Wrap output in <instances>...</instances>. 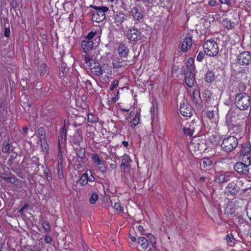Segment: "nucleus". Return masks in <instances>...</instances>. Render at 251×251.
Here are the masks:
<instances>
[{"instance_id":"9b49d317","label":"nucleus","mask_w":251,"mask_h":251,"mask_svg":"<svg viewBox=\"0 0 251 251\" xmlns=\"http://www.w3.org/2000/svg\"><path fill=\"white\" fill-rule=\"evenodd\" d=\"M89 69L91 73L95 75H102V65L100 66L97 61L91 60L89 65Z\"/></svg>"},{"instance_id":"338daca9","label":"nucleus","mask_w":251,"mask_h":251,"mask_svg":"<svg viewBox=\"0 0 251 251\" xmlns=\"http://www.w3.org/2000/svg\"><path fill=\"white\" fill-rule=\"evenodd\" d=\"M122 144L123 145L125 146V147H127L128 146V142L127 141H123L122 142Z\"/></svg>"},{"instance_id":"f8f14e48","label":"nucleus","mask_w":251,"mask_h":251,"mask_svg":"<svg viewBox=\"0 0 251 251\" xmlns=\"http://www.w3.org/2000/svg\"><path fill=\"white\" fill-rule=\"evenodd\" d=\"M38 132L39 135V139L40 140L42 151L43 152L47 154L48 152L49 146L47 144V140L45 139V135L43 128H39Z\"/></svg>"},{"instance_id":"ea45409f","label":"nucleus","mask_w":251,"mask_h":251,"mask_svg":"<svg viewBox=\"0 0 251 251\" xmlns=\"http://www.w3.org/2000/svg\"><path fill=\"white\" fill-rule=\"evenodd\" d=\"M97 166L99 170L102 173H104L106 172V168L103 161H101V164L98 165Z\"/></svg>"},{"instance_id":"20e7f679","label":"nucleus","mask_w":251,"mask_h":251,"mask_svg":"<svg viewBox=\"0 0 251 251\" xmlns=\"http://www.w3.org/2000/svg\"><path fill=\"white\" fill-rule=\"evenodd\" d=\"M203 48L205 53L209 56H216L219 52L218 44L214 40H208L205 41Z\"/></svg>"},{"instance_id":"8fccbe9b","label":"nucleus","mask_w":251,"mask_h":251,"mask_svg":"<svg viewBox=\"0 0 251 251\" xmlns=\"http://www.w3.org/2000/svg\"><path fill=\"white\" fill-rule=\"evenodd\" d=\"M44 241L47 244H50L52 241V238L50 235H46L44 237Z\"/></svg>"},{"instance_id":"f03ea898","label":"nucleus","mask_w":251,"mask_h":251,"mask_svg":"<svg viewBox=\"0 0 251 251\" xmlns=\"http://www.w3.org/2000/svg\"><path fill=\"white\" fill-rule=\"evenodd\" d=\"M234 103L241 110L247 109L251 104V99L249 95L245 92L237 94L235 98Z\"/></svg>"},{"instance_id":"864d4df0","label":"nucleus","mask_w":251,"mask_h":251,"mask_svg":"<svg viewBox=\"0 0 251 251\" xmlns=\"http://www.w3.org/2000/svg\"><path fill=\"white\" fill-rule=\"evenodd\" d=\"M91 60H94L92 59L89 55L86 54L84 56V61H85V63H89V64H90V63Z\"/></svg>"},{"instance_id":"a18cd8bd","label":"nucleus","mask_w":251,"mask_h":251,"mask_svg":"<svg viewBox=\"0 0 251 251\" xmlns=\"http://www.w3.org/2000/svg\"><path fill=\"white\" fill-rule=\"evenodd\" d=\"M205 52L200 51L197 55V60L200 62L201 61L205 56Z\"/></svg>"},{"instance_id":"a19ab883","label":"nucleus","mask_w":251,"mask_h":251,"mask_svg":"<svg viewBox=\"0 0 251 251\" xmlns=\"http://www.w3.org/2000/svg\"><path fill=\"white\" fill-rule=\"evenodd\" d=\"M212 163L211 160L208 158H205L203 159L202 161V164L205 167H208L211 165Z\"/></svg>"},{"instance_id":"de8ad7c7","label":"nucleus","mask_w":251,"mask_h":251,"mask_svg":"<svg viewBox=\"0 0 251 251\" xmlns=\"http://www.w3.org/2000/svg\"><path fill=\"white\" fill-rule=\"evenodd\" d=\"M77 154L79 158L82 159L85 157V151L80 149L79 151H77Z\"/></svg>"},{"instance_id":"774afa93","label":"nucleus","mask_w":251,"mask_h":251,"mask_svg":"<svg viewBox=\"0 0 251 251\" xmlns=\"http://www.w3.org/2000/svg\"><path fill=\"white\" fill-rule=\"evenodd\" d=\"M27 205H25L20 210V212L22 213L23 212L24 209L27 207Z\"/></svg>"},{"instance_id":"7c9ffc66","label":"nucleus","mask_w":251,"mask_h":251,"mask_svg":"<svg viewBox=\"0 0 251 251\" xmlns=\"http://www.w3.org/2000/svg\"><path fill=\"white\" fill-rule=\"evenodd\" d=\"M226 243L230 246H233L235 244V239L232 234H227L226 237Z\"/></svg>"},{"instance_id":"39448f33","label":"nucleus","mask_w":251,"mask_h":251,"mask_svg":"<svg viewBox=\"0 0 251 251\" xmlns=\"http://www.w3.org/2000/svg\"><path fill=\"white\" fill-rule=\"evenodd\" d=\"M92 7L94 9L96 10L92 14V19L93 21L97 23H100L105 19V13L108 10V8L107 7L92 6Z\"/></svg>"},{"instance_id":"e2e57ef3","label":"nucleus","mask_w":251,"mask_h":251,"mask_svg":"<svg viewBox=\"0 0 251 251\" xmlns=\"http://www.w3.org/2000/svg\"><path fill=\"white\" fill-rule=\"evenodd\" d=\"M47 179L49 182H50L52 180V177L51 176L49 175V174H47L46 176Z\"/></svg>"},{"instance_id":"e433bc0d","label":"nucleus","mask_w":251,"mask_h":251,"mask_svg":"<svg viewBox=\"0 0 251 251\" xmlns=\"http://www.w3.org/2000/svg\"><path fill=\"white\" fill-rule=\"evenodd\" d=\"M114 208L119 213L123 212V207L119 202H115L113 206Z\"/></svg>"},{"instance_id":"4be33fe9","label":"nucleus","mask_w":251,"mask_h":251,"mask_svg":"<svg viewBox=\"0 0 251 251\" xmlns=\"http://www.w3.org/2000/svg\"><path fill=\"white\" fill-rule=\"evenodd\" d=\"M203 100L208 103H211L212 100H214L213 94L209 90H205L202 94Z\"/></svg>"},{"instance_id":"f257e3e1","label":"nucleus","mask_w":251,"mask_h":251,"mask_svg":"<svg viewBox=\"0 0 251 251\" xmlns=\"http://www.w3.org/2000/svg\"><path fill=\"white\" fill-rule=\"evenodd\" d=\"M100 32L99 30H93L84 37V40L81 42V47L84 52L87 53L91 50L94 47L93 39L95 36L100 37Z\"/></svg>"},{"instance_id":"6e6552de","label":"nucleus","mask_w":251,"mask_h":251,"mask_svg":"<svg viewBox=\"0 0 251 251\" xmlns=\"http://www.w3.org/2000/svg\"><path fill=\"white\" fill-rule=\"evenodd\" d=\"M95 177L92 175L91 171L87 169L85 173L80 176L78 180V183L81 186L86 185L88 182H94Z\"/></svg>"},{"instance_id":"49530a36","label":"nucleus","mask_w":251,"mask_h":251,"mask_svg":"<svg viewBox=\"0 0 251 251\" xmlns=\"http://www.w3.org/2000/svg\"><path fill=\"white\" fill-rule=\"evenodd\" d=\"M63 158H59V159H57V169H63Z\"/></svg>"},{"instance_id":"72a5a7b5","label":"nucleus","mask_w":251,"mask_h":251,"mask_svg":"<svg viewBox=\"0 0 251 251\" xmlns=\"http://www.w3.org/2000/svg\"><path fill=\"white\" fill-rule=\"evenodd\" d=\"M231 130L233 134L237 135L238 134H239L242 132V128L240 126L236 125L232 128Z\"/></svg>"},{"instance_id":"b1692460","label":"nucleus","mask_w":251,"mask_h":251,"mask_svg":"<svg viewBox=\"0 0 251 251\" xmlns=\"http://www.w3.org/2000/svg\"><path fill=\"white\" fill-rule=\"evenodd\" d=\"M192 45V40L191 37H187L183 41L181 46V50L183 52H186Z\"/></svg>"},{"instance_id":"473e14b6","label":"nucleus","mask_w":251,"mask_h":251,"mask_svg":"<svg viewBox=\"0 0 251 251\" xmlns=\"http://www.w3.org/2000/svg\"><path fill=\"white\" fill-rule=\"evenodd\" d=\"M10 150V144L9 141H5L3 143L2 146V151L4 153H7Z\"/></svg>"},{"instance_id":"ddd939ff","label":"nucleus","mask_w":251,"mask_h":251,"mask_svg":"<svg viewBox=\"0 0 251 251\" xmlns=\"http://www.w3.org/2000/svg\"><path fill=\"white\" fill-rule=\"evenodd\" d=\"M140 36L141 32L137 28L130 29L127 33V38L131 41H138L140 39Z\"/></svg>"},{"instance_id":"9d476101","label":"nucleus","mask_w":251,"mask_h":251,"mask_svg":"<svg viewBox=\"0 0 251 251\" xmlns=\"http://www.w3.org/2000/svg\"><path fill=\"white\" fill-rule=\"evenodd\" d=\"M237 62L241 65H247L251 62V53L243 51L240 53L237 58Z\"/></svg>"},{"instance_id":"cd10ccee","label":"nucleus","mask_w":251,"mask_h":251,"mask_svg":"<svg viewBox=\"0 0 251 251\" xmlns=\"http://www.w3.org/2000/svg\"><path fill=\"white\" fill-rule=\"evenodd\" d=\"M138 244L141 247L142 250H146L149 246L148 240L143 237H139L137 241Z\"/></svg>"},{"instance_id":"c03bdc74","label":"nucleus","mask_w":251,"mask_h":251,"mask_svg":"<svg viewBox=\"0 0 251 251\" xmlns=\"http://www.w3.org/2000/svg\"><path fill=\"white\" fill-rule=\"evenodd\" d=\"M118 85L119 81L117 79H115L110 86V90L111 91H113L115 88L117 87L118 86Z\"/></svg>"},{"instance_id":"2f4dec72","label":"nucleus","mask_w":251,"mask_h":251,"mask_svg":"<svg viewBox=\"0 0 251 251\" xmlns=\"http://www.w3.org/2000/svg\"><path fill=\"white\" fill-rule=\"evenodd\" d=\"M113 67L116 69H119L123 66V63L122 61L119 58L114 59L112 63Z\"/></svg>"},{"instance_id":"c756f323","label":"nucleus","mask_w":251,"mask_h":251,"mask_svg":"<svg viewBox=\"0 0 251 251\" xmlns=\"http://www.w3.org/2000/svg\"><path fill=\"white\" fill-rule=\"evenodd\" d=\"M125 19V15H124L123 13H117L115 16V22L117 23V25H119V24H121L124 21Z\"/></svg>"},{"instance_id":"4468645a","label":"nucleus","mask_w":251,"mask_h":251,"mask_svg":"<svg viewBox=\"0 0 251 251\" xmlns=\"http://www.w3.org/2000/svg\"><path fill=\"white\" fill-rule=\"evenodd\" d=\"M196 125L193 121H192L191 123L186 124L183 128L184 134L186 136H192L196 129Z\"/></svg>"},{"instance_id":"412c9836","label":"nucleus","mask_w":251,"mask_h":251,"mask_svg":"<svg viewBox=\"0 0 251 251\" xmlns=\"http://www.w3.org/2000/svg\"><path fill=\"white\" fill-rule=\"evenodd\" d=\"M221 24L227 30L233 28L236 24L235 22H233L231 20L225 18L222 21Z\"/></svg>"},{"instance_id":"680f3d73","label":"nucleus","mask_w":251,"mask_h":251,"mask_svg":"<svg viewBox=\"0 0 251 251\" xmlns=\"http://www.w3.org/2000/svg\"><path fill=\"white\" fill-rule=\"evenodd\" d=\"M138 229L142 234H144V228L142 226H139Z\"/></svg>"},{"instance_id":"69168bd1","label":"nucleus","mask_w":251,"mask_h":251,"mask_svg":"<svg viewBox=\"0 0 251 251\" xmlns=\"http://www.w3.org/2000/svg\"><path fill=\"white\" fill-rule=\"evenodd\" d=\"M120 110L123 111V112H128L129 111V109H126V108H120Z\"/></svg>"},{"instance_id":"dca6fc26","label":"nucleus","mask_w":251,"mask_h":251,"mask_svg":"<svg viewBox=\"0 0 251 251\" xmlns=\"http://www.w3.org/2000/svg\"><path fill=\"white\" fill-rule=\"evenodd\" d=\"M185 80L186 85L190 88L192 87L195 82L194 73L192 71L187 72L185 74Z\"/></svg>"},{"instance_id":"58836bf2","label":"nucleus","mask_w":251,"mask_h":251,"mask_svg":"<svg viewBox=\"0 0 251 251\" xmlns=\"http://www.w3.org/2000/svg\"><path fill=\"white\" fill-rule=\"evenodd\" d=\"M39 70L40 72V75H42L46 74L47 72L46 65L44 63H42L39 67Z\"/></svg>"},{"instance_id":"c85d7f7f","label":"nucleus","mask_w":251,"mask_h":251,"mask_svg":"<svg viewBox=\"0 0 251 251\" xmlns=\"http://www.w3.org/2000/svg\"><path fill=\"white\" fill-rule=\"evenodd\" d=\"M215 75L211 71L208 72L204 76V79L207 82H212L215 79Z\"/></svg>"},{"instance_id":"423d86ee","label":"nucleus","mask_w":251,"mask_h":251,"mask_svg":"<svg viewBox=\"0 0 251 251\" xmlns=\"http://www.w3.org/2000/svg\"><path fill=\"white\" fill-rule=\"evenodd\" d=\"M250 164L251 163L249 164L247 160V162H245V163L239 162L234 165V169L238 174L247 175L250 173Z\"/></svg>"},{"instance_id":"0e129e2a","label":"nucleus","mask_w":251,"mask_h":251,"mask_svg":"<svg viewBox=\"0 0 251 251\" xmlns=\"http://www.w3.org/2000/svg\"><path fill=\"white\" fill-rule=\"evenodd\" d=\"M11 4L13 6H16L17 5V2H15V1L14 0H12L11 2Z\"/></svg>"},{"instance_id":"7ed1b4c3","label":"nucleus","mask_w":251,"mask_h":251,"mask_svg":"<svg viewBox=\"0 0 251 251\" xmlns=\"http://www.w3.org/2000/svg\"><path fill=\"white\" fill-rule=\"evenodd\" d=\"M238 144V137L235 135L228 136L225 138L221 144L222 150L226 152L234 150Z\"/></svg>"},{"instance_id":"393cba45","label":"nucleus","mask_w":251,"mask_h":251,"mask_svg":"<svg viewBox=\"0 0 251 251\" xmlns=\"http://www.w3.org/2000/svg\"><path fill=\"white\" fill-rule=\"evenodd\" d=\"M232 176V174L230 173H226L221 174L218 176L217 179L220 183H225L229 181Z\"/></svg>"},{"instance_id":"1a4fd4ad","label":"nucleus","mask_w":251,"mask_h":251,"mask_svg":"<svg viewBox=\"0 0 251 251\" xmlns=\"http://www.w3.org/2000/svg\"><path fill=\"white\" fill-rule=\"evenodd\" d=\"M130 14L133 18V20L137 22H141L144 18V12L141 9H139L137 7H134L130 11Z\"/></svg>"},{"instance_id":"2eb2a0df","label":"nucleus","mask_w":251,"mask_h":251,"mask_svg":"<svg viewBox=\"0 0 251 251\" xmlns=\"http://www.w3.org/2000/svg\"><path fill=\"white\" fill-rule=\"evenodd\" d=\"M251 151V146L250 144H246L242 146V149L241 151V155L243 157V160L245 162L248 161L250 164L251 161L249 155Z\"/></svg>"},{"instance_id":"6ab92c4d","label":"nucleus","mask_w":251,"mask_h":251,"mask_svg":"<svg viewBox=\"0 0 251 251\" xmlns=\"http://www.w3.org/2000/svg\"><path fill=\"white\" fill-rule=\"evenodd\" d=\"M131 161V159L129 156L125 154L122 156L121 167L125 171H127L130 169L129 163Z\"/></svg>"},{"instance_id":"052dcab7","label":"nucleus","mask_w":251,"mask_h":251,"mask_svg":"<svg viewBox=\"0 0 251 251\" xmlns=\"http://www.w3.org/2000/svg\"><path fill=\"white\" fill-rule=\"evenodd\" d=\"M110 167L112 169H113V170L116 169V168H117V165H116V163H111V164H110Z\"/></svg>"},{"instance_id":"09e8293b","label":"nucleus","mask_w":251,"mask_h":251,"mask_svg":"<svg viewBox=\"0 0 251 251\" xmlns=\"http://www.w3.org/2000/svg\"><path fill=\"white\" fill-rule=\"evenodd\" d=\"M87 118L88 121L90 123H94L96 121V118H95L92 114H88Z\"/></svg>"},{"instance_id":"a211bd4d","label":"nucleus","mask_w":251,"mask_h":251,"mask_svg":"<svg viewBox=\"0 0 251 251\" xmlns=\"http://www.w3.org/2000/svg\"><path fill=\"white\" fill-rule=\"evenodd\" d=\"M225 192L227 195H235L238 192L236 183L232 181L228 183L227 187L225 189Z\"/></svg>"},{"instance_id":"bf43d9fd","label":"nucleus","mask_w":251,"mask_h":251,"mask_svg":"<svg viewBox=\"0 0 251 251\" xmlns=\"http://www.w3.org/2000/svg\"><path fill=\"white\" fill-rule=\"evenodd\" d=\"M221 3L226 4L228 5H230V2L229 0H220Z\"/></svg>"},{"instance_id":"c9c22d12","label":"nucleus","mask_w":251,"mask_h":251,"mask_svg":"<svg viewBox=\"0 0 251 251\" xmlns=\"http://www.w3.org/2000/svg\"><path fill=\"white\" fill-rule=\"evenodd\" d=\"M188 66L191 67V71H194L195 70V67L194 65V59L192 57H190L187 60Z\"/></svg>"},{"instance_id":"3c124183","label":"nucleus","mask_w":251,"mask_h":251,"mask_svg":"<svg viewBox=\"0 0 251 251\" xmlns=\"http://www.w3.org/2000/svg\"><path fill=\"white\" fill-rule=\"evenodd\" d=\"M218 4V2L216 0H210L208 1V5L211 6H216Z\"/></svg>"},{"instance_id":"5fc2aeb1","label":"nucleus","mask_w":251,"mask_h":251,"mask_svg":"<svg viewBox=\"0 0 251 251\" xmlns=\"http://www.w3.org/2000/svg\"><path fill=\"white\" fill-rule=\"evenodd\" d=\"M63 158L62 156V152L60 149V143H58V153H57V159Z\"/></svg>"},{"instance_id":"4d7b16f0","label":"nucleus","mask_w":251,"mask_h":251,"mask_svg":"<svg viewBox=\"0 0 251 251\" xmlns=\"http://www.w3.org/2000/svg\"><path fill=\"white\" fill-rule=\"evenodd\" d=\"M119 92L118 91L116 95L114 97L112 98V100L111 101L112 103H115L119 100Z\"/></svg>"},{"instance_id":"5701e85b","label":"nucleus","mask_w":251,"mask_h":251,"mask_svg":"<svg viewBox=\"0 0 251 251\" xmlns=\"http://www.w3.org/2000/svg\"><path fill=\"white\" fill-rule=\"evenodd\" d=\"M140 109L137 110L134 117L130 122V125L132 128H134L140 122Z\"/></svg>"},{"instance_id":"79ce46f5","label":"nucleus","mask_w":251,"mask_h":251,"mask_svg":"<svg viewBox=\"0 0 251 251\" xmlns=\"http://www.w3.org/2000/svg\"><path fill=\"white\" fill-rule=\"evenodd\" d=\"M60 78L63 83H67L70 81V77L69 75H65L61 76Z\"/></svg>"},{"instance_id":"4c0bfd02","label":"nucleus","mask_w":251,"mask_h":251,"mask_svg":"<svg viewBox=\"0 0 251 251\" xmlns=\"http://www.w3.org/2000/svg\"><path fill=\"white\" fill-rule=\"evenodd\" d=\"M98 199V195L97 193H94L92 194L91 197L89 199L90 202L91 204H95Z\"/></svg>"},{"instance_id":"6e6d98bb","label":"nucleus","mask_w":251,"mask_h":251,"mask_svg":"<svg viewBox=\"0 0 251 251\" xmlns=\"http://www.w3.org/2000/svg\"><path fill=\"white\" fill-rule=\"evenodd\" d=\"M58 176L59 179L63 178V169H57Z\"/></svg>"},{"instance_id":"f3484780","label":"nucleus","mask_w":251,"mask_h":251,"mask_svg":"<svg viewBox=\"0 0 251 251\" xmlns=\"http://www.w3.org/2000/svg\"><path fill=\"white\" fill-rule=\"evenodd\" d=\"M206 115L207 118L211 122V124H213V126H215L217 125L219 122L218 116L213 110L207 111L206 112Z\"/></svg>"},{"instance_id":"603ef678","label":"nucleus","mask_w":251,"mask_h":251,"mask_svg":"<svg viewBox=\"0 0 251 251\" xmlns=\"http://www.w3.org/2000/svg\"><path fill=\"white\" fill-rule=\"evenodd\" d=\"M157 112V107L155 106L154 105H153V106L151 109V112L152 115H155Z\"/></svg>"},{"instance_id":"aec40b11","label":"nucleus","mask_w":251,"mask_h":251,"mask_svg":"<svg viewBox=\"0 0 251 251\" xmlns=\"http://www.w3.org/2000/svg\"><path fill=\"white\" fill-rule=\"evenodd\" d=\"M117 50L118 54L121 57H126L128 55L129 50L127 47L124 44H120Z\"/></svg>"},{"instance_id":"bb28decb","label":"nucleus","mask_w":251,"mask_h":251,"mask_svg":"<svg viewBox=\"0 0 251 251\" xmlns=\"http://www.w3.org/2000/svg\"><path fill=\"white\" fill-rule=\"evenodd\" d=\"M193 101L196 104L200 105L201 99L200 97V91L197 89H194L193 91Z\"/></svg>"},{"instance_id":"13d9d810","label":"nucleus","mask_w":251,"mask_h":251,"mask_svg":"<svg viewBox=\"0 0 251 251\" xmlns=\"http://www.w3.org/2000/svg\"><path fill=\"white\" fill-rule=\"evenodd\" d=\"M4 35L6 37H9L10 35V30L9 28H5L4 30Z\"/></svg>"},{"instance_id":"f704fd0d","label":"nucleus","mask_w":251,"mask_h":251,"mask_svg":"<svg viewBox=\"0 0 251 251\" xmlns=\"http://www.w3.org/2000/svg\"><path fill=\"white\" fill-rule=\"evenodd\" d=\"M92 159L93 162L95 163L96 166L100 165L101 164V160L100 159L98 155L96 154H92Z\"/></svg>"},{"instance_id":"37998d69","label":"nucleus","mask_w":251,"mask_h":251,"mask_svg":"<svg viewBox=\"0 0 251 251\" xmlns=\"http://www.w3.org/2000/svg\"><path fill=\"white\" fill-rule=\"evenodd\" d=\"M42 226L46 232H49L50 231V226L49 223L47 221H44L42 223Z\"/></svg>"},{"instance_id":"0eeeda50","label":"nucleus","mask_w":251,"mask_h":251,"mask_svg":"<svg viewBox=\"0 0 251 251\" xmlns=\"http://www.w3.org/2000/svg\"><path fill=\"white\" fill-rule=\"evenodd\" d=\"M179 111L183 116L190 117L193 115V110L192 106L183 100L180 104Z\"/></svg>"},{"instance_id":"a878e982","label":"nucleus","mask_w":251,"mask_h":251,"mask_svg":"<svg viewBox=\"0 0 251 251\" xmlns=\"http://www.w3.org/2000/svg\"><path fill=\"white\" fill-rule=\"evenodd\" d=\"M102 75L105 74V77L109 78L112 76V69L108 64H104L102 65Z\"/></svg>"}]
</instances>
